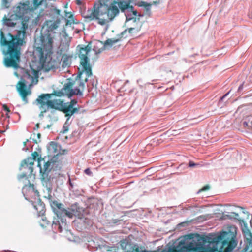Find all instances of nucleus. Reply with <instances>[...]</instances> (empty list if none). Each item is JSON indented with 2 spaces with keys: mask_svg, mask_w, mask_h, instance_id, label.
<instances>
[{
  "mask_svg": "<svg viewBox=\"0 0 252 252\" xmlns=\"http://www.w3.org/2000/svg\"><path fill=\"white\" fill-rule=\"evenodd\" d=\"M22 191L25 196H29L32 194H36L38 193L37 190L34 189V186L33 184L30 183L28 180V184L25 185L22 188Z\"/></svg>",
  "mask_w": 252,
  "mask_h": 252,
  "instance_id": "a211bd4d",
  "label": "nucleus"
},
{
  "mask_svg": "<svg viewBox=\"0 0 252 252\" xmlns=\"http://www.w3.org/2000/svg\"><path fill=\"white\" fill-rule=\"evenodd\" d=\"M16 16L12 15L9 18L4 16L3 19V24L7 27H14L17 25L18 27H22L20 19L16 18Z\"/></svg>",
  "mask_w": 252,
  "mask_h": 252,
  "instance_id": "2eb2a0df",
  "label": "nucleus"
},
{
  "mask_svg": "<svg viewBox=\"0 0 252 252\" xmlns=\"http://www.w3.org/2000/svg\"><path fill=\"white\" fill-rule=\"evenodd\" d=\"M12 0H2V6L4 8H9Z\"/></svg>",
  "mask_w": 252,
  "mask_h": 252,
  "instance_id": "7c9ffc66",
  "label": "nucleus"
},
{
  "mask_svg": "<svg viewBox=\"0 0 252 252\" xmlns=\"http://www.w3.org/2000/svg\"><path fill=\"white\" fill-rule=\"evenodd\" d=\"M227 95V94H225L224 95H223L222 97H221V99H222L224 97H225L226 95Z\"/></svg>",
  "mask_w": 252,
  "mask_h": 252,
  "instance_id": "49530a36",
  "label": "nucleus"
},
{
  "mask_svg": "<svg viewBox=\"0 0 252 252\" xmlns=\"http://www.w3.org/2000/svg\"><path fill=\"white\" fill-rule=\"evenodd\" d=\"M58 145L54 142H51L48 147V151L50 154H52L54 156L58 155Z\"/></svg>",
  "mask_w": 252,
  "mask_h": 252,
  "instance_id": "aec40b11",
  "label": "nucleus"
},
{
  "mask_svg": "<svg viewBox=\"0 0 252 252\" xmlns=\"http://www.w3.org/2000/svg\"><path fill=\"white\" fill-rule=\"evenodd\" d=\"M73 216V214L71 211L65 209L64 212L63 213L62 218L66 216L70 218H72Z\"/></svg>",
  "mask_w": 252,
  "mask_h": 252,
  "instance_id": "c756f323",
  "label": "nucleus"
},
{
  "mask_svg": "<svg viewBox=\"0 0 252 252\" xmlns=\"http://www.w3.org/2000/svg\"><path fill=\"white\" fill-rule=\"evenodd\" d=\"M153 3H154V4H156L157 3V2H153Z\"/></svg>",
  "mask_w": 252,
  "mask_h": 252,
  "instance_id": "3c124183",
  "label": "nucleus"
},
{
  "mask_svg": "<svg viewBox=\"0 0 252 252\" xmlns=\"http://www.w3.org/2000/svg\"><path fill=\"white\" fill-rule=\"evenodd\" d=\"M242 252H249V251H248V252H244V249L242 250Z\"/></svg>",
  "mask_w": 252,
  "mask_h": 252,
  "instance_id": "8fccbe9b",
  "label": "nucleus"
},
{
  "mask_svg": "<svg viewBox=\"0 0 252 252\" xmlns=\"http://www.w3.org/2000/svg\"><path fill=\"white\" fill-rule=\"evenodd\" d=\"M244 124H245V125H247V124L246 122H244Z\"/></svg>",
  "mask_w": 252,
  "mask_h": 252,
  "instance_id": "6e6d98bb",
  "label": "nucleus"
},
{
  "mask_svg": "<svg viewBox=\"0 0 252 252\" xmlns=\"http://www.w3.org/2000/svg\"><path fill=\"white\" fill-rule=\"evenodd\" d=\"M152 5V4L148 3L146 2H141V4H140V6L144 7L146 12L150 13V8Z\"/></svg>",
  "mask_w": 252,
  "mask_h": 252,
  "instance_id": "cd10ccee",
  "label": "nucleus"
},
{
  "mask_svg": "<svg viewBox=\"0 0 252 252\" xmlns=\"http://www.w3.org/2000/svg\"><path fill=\"white\" fill-rule=\"evenodd\" d=\"M40 46L36 47L35 52L39 58V63L43 69L48 71L60 67V61L57 57L53 58V37L49 32L43 34L40 32Z\"/></svg>",
  "mask_w": 252,
  "mask_h": 252,
  "instance_id": "20e7f679",
  "label": "nucleus"
},
{
  "mask_svg": "<svg viewBox=\"0 0 252 252\" xmlns=\"http://www.w3.org/2000/svg\"><path fill=\"white\" fill-rule=\"evenodd\" d=\"M244 124H245V125H247V124L246 122H244Z\"/></svg>",
  "mask_w": 252,
  "mask_h": 252,
  "instance_id": "4d7b16f0",
  "label": "nucleus"
},
{
  "mask_svg": "<svg viewBox=\"0 0 252 252\" xmlns=\"http://www.w3.org/2000/svg\"><path fill=\"white\" fill-rule=\"evenodd\" d=\"M126 32H121L120 34L118 35V38H113L111 39H107L104 43V45L103 47L99 49L98 50H96L95 47H94L93 49L96 53V54H99L102 52L105 49V47H107V46L112 47L115 43L119 41L122 38V36L124 35Z\"/></svg>",
  "mask_w": 252,
  "mask_h": 252,
  "instance_id": "4468645a",
  "label": "nucleus"
},
{
  "mask_svg": "<svg viewBox=\"0 0 252 252\" xmlns=\"http://www.w3.org/2000/svg\"><path fill=\"white\" fill-rule=\"evenodd\" d=\"M62 204L59 203L57 201H53L51 203V206L54 211V212L56 211L61 205Z\"/></svg>",
  "mask_w": 252,
  "mask_h": 252,
  "instance_id": "bb28decb",
  "label": "nucleus"
},
{
  "mask_svg": "<svg viewBox=\"0 0 252 252\" xmlns=\"http://www.w3.org/2000/svg\"><path fill=\"white\" fill-rule=\"evenodd\" d=\"M32 157H28L27 158H31V159H33V163H34V161L37 158V160L38 161V166H40V158H41V157H39L38 153L36 151H34L32 153Z\"/></svg>",
  "mask_w": 252,
  "mask_h": 252,
  "instance_id": "b1692460",
  "label": "nucleus"
},
{
  "mask_svg": "<svg viewBox=\"0 0 252 252\" xmlns=\"http://www.w3.org/2000/svg\"><path fill=\"white\" fill-rule=\"evenodd\" d=\"M60 22L58 19L56 21H47L43 25L42 29L45 32H52L59 27Z\"/></svg>",
  "mask_w": 252,
  "mask_h": 252,
  "instance_id": "f3484780",
  "label": "nucleus"
},
{
  "mask_svg": "<svg viewBox=\"0 0 252 252\" xmlns=\"http://www.w3.org/2000/svg\"><path fill=\"white\" fill-rule=\"evenodd\" d=\"M3 109L7 112H10V110L6 104H3L2 106Z\"/></svg>",
  "mask_w": 252,
  "mask_h": 252,
  "instance_id": "e433bc0d",
  "label": "nucleus"
},
{
  "mask_svg": "<svg viewBox=\"0 0 252 252\" xmlns=\"http://www.w3.org/2000/svg\"><path fill=\"white\" fill-rule=\"evenodd\" d=\"M65 16L66 18L62 20L63 21V22L65 23L66 27L71 26L72 24H77V23L75 22L73 16L70 13L66 12Z\"/></svg>",
  "mask_w": 252,
  "mask_h": 252,
  "instance_id": "6ab92c4d",
  "label": "nucleus"
},
{
  "mask_svg": "<svg viewBox=\"0 0 252 252\" xmlns=\"http://www.w3.org/2000/svg\"><path fill=\"white\" fill-rule=\"evenodd\" d=\"M53 225H58V230L60 232H61L63 230L61 223L59 222V220H55L52 221Z\"/></svg>",
  "mask_w": 252,
  "mask_h": 252,
  "instance_id": "2f4dec72",
  "label": "nucleus"
},
{
  "mask_svg": "<svg viewBox=\"0 0 252 252\" xmlns=\"http://www.w3.org/2000/svg\"><path fill=\"white\" fill-rule=\"evenodd\" d=\"M75 32H81V30H76L75 31Z\"/></svg>",
  "mask_w": 252,
  "mask_h": 252,
  "instance_id": "de8ad7c7",
  "label": "nucleus"
},
{
  "mask_svg": "<svg viewBox=\"0 0 252 252\" xmlns=\"http://www.w3.org/2000/svg\"><path fill=\"white\" fill-rule=\"evenodd\" d=\"M6 117H7V118H9V116L7 114H6Z\"/></svg>",
  "mask_w": 252,
  "mask_h": 252,
  "instance_id": "09e8293b",
  "label": "nucleus"
},
{
  "mask_svg": "<svg viewBox=\"0 0 252 252\" xmlns=\"http://www.w3.org/2000/svg\"><path fill=\"white\" fill-rule=\"evenodd\" d=\"M237 228L234 225H228L226 231L211 233L202 239L205 246L195 252H231L236 247Z\"/></svg>",
  "mask_w": 252,
  "mask_h": 252,
  "instance_id": "f257e3e1",
  "label": "nucleus"
},
{
  "mask_svg": "<svg viewBox=\"0 0 252 252\" xmlns=\"http://www.w3.org/2000/svg\"><path fill=\"white\" fill-rule=\"evenodd\" d=\"M117 5L118 9H120L121 11L125 13L126 20H131L137 15V11L134 10L133 7L130 5L129 3L126 1H121L117 2Z\"/></svg>",
  "mask_w": 252,
  "mask_h": 252,
  "instance_id": "1a4fd4ad",
  "label": "nucleus"
},
{
  "mask_svg": "<svg viewBox=\"0 0 252 252\" xmlns=\"http://www.w3.org/2000/svg\"><path fill=\"white\" fill-rule=\"evenodd\" d=\"M77 101L75 99H72L70 102L67 103V105L73 107V106L77 103Z\"/></svg>",
  "mask_w": 252,
  "mask_h": 252,
  "instance_id": "72a5a7b5",
  "label": "nucleus"
},
{
  "mask_svg": "<svg viewBox=\"0 0 252 252\" xmlns=\"http://www.w3.org/2000/svg\"><path fill=\"white\" fill-rule=\"evenodd\" d=\"M33 159L31 158H27L23 160L21 164L20 170H23L24 173L19 176V179L24 177L27 178V175H31L33 171Z\"/></svg>",
  "mask_w": 252,
  "mask_h": 252,
  "instance_id": "9b49d317",
  "label": "nucleus"
},
{
  "mask_svg": "<svg viewBox=\"0 0 252 252\" xmlns=\"http://www.w3.org/2000/svg\"><path fill=\"white\" fill-rule=\"evenodd\" d=\"M62 59H63V64L67 65L68 63L66 62L68 61L69 57L66 55H63L62 57Z\"/></svg>",
  "mask_w": 252,
  "mask_h": 252,
  "instance_id": "473e14b6",
  "label": "nucleus"
},
{
  "mask_svg": "<svg viewBox=\"0 0 252 252\" xmlns=\"http://www.w3.org/2000/svg\"><path fill=\"white\" fill-rule=\"evenodd\" d=\"M120 245L124 252H140L138 246L131 243L127 240H121Z\"/></svg>",
  "mask_w": 252,
  "mask_h": 252,
  "instance_id": "ddd939ff",
  "label": "nucleus"
},
{
  "mask_svg": "<svg viewBox=\"0 0 252 252\" xmlns=\"http://www.w3.org/2000/svg\"><path fill=\"white\" fill-rule=\"evenodd\" d=\"M84 172L85 174L88 175H91L92 174V172L91 171L89 168H87L85 170Z\"/></svg>",
  "mask_w": 252,
  "mask_h": 252,
  "instance_id": "4c0bfd02",
  "label": "nucleus"
},
{
  "mask_svg": "<svg viewBox=\"0 0 252 252\" xmlns=\"http://www.w3.org/2000/svg\"><path fill=\"white\" fill-rule=\"evenodd\" d=\"M65 30L64 29V30L62 31V32H65Z\"/></svg>",
  "mask_w": 252,
  "mask_h": 252,
  "instance_id": "5fc2aeb1",
  "label": "nucleus"
},
{
  "mask_svg": "<svg viewBox=\"0 0 252 252\" xmlns=\"http://www.w3.org/2000/svg\"><path fill=\"white\" fill-rule=\"evenodd\" d=\"M28 141H29V140L27 139L26 141L23 142V145L24 146H25L26 145V144H27V142H28Z\"/></svg>",
  "mask_w": 252,
  "mask_h": 252,
  "instance_id": "37998d69",
  "label": "nucleus"
},
{
  "mask_svg": "<svg viewBox=\"0 0 252 252\" xmlns=\"http://www.w3.org/2000/svg\"><path fill=\"white\" fill-rule=\"evenodd\" d=\"M203 248V244L192 241L187 245H183L180 249H177V251H179V252H191L200 250Z\"/></svg>",
  "mask_w": 252,
  "mask_h": 252,
  "instance_id": "f8f14e48",
  "label": "nucleus"
},
{
  "mask_svg": "<svg viewBox=\"0 0 252 252\" xmlns=\"http://www.w3.org/2000/svg\"><path fill=\"white\" fill-rule=\"evenodd\" d=\"M199 164L195 163L192 161H189V166L190 167H193L195 166H199Z\"/></svg>",
  "mask_w": 252,
  "mask_h": 252,
  "instance_id": "f704fd0d",
  "label": "nucleus"
},
{
  "mask_svg": "<svg viewBox=\"0 0 252 252\" xmlns=\"http://www.w3.org/2000/svg\"><path fill=\"white\" fill-rule=\"evenodd\" d=\"M23 80L18 82L19 87L17 90L22 100L27 103L28 101L27 96L30 94V91L26 89V84L28 83L27 80H29L30 86L32 85L35 80L36 83L38 81V72L32 68L31 70H27L23 74Z\"/></svg>",
  "mask_w": 252,
  "mask_h": 252,
  "instance_id": "423d86ee",
  "label": "nucleus"
},
{
  "mask_svg": "<svg viewBox=\"0 0 252 252\" xmlns=\"http://www.w3.org/2000/svg\"><path fill=\"white\" fill-rule=\"evenodd\" d=\"M179 251H177L176 248H172L170 249L167 252H179Z\"/></svg>",
  "mask_w": 252,
  "mask_h": 252,
  "instance_id": "ea45409f",
  "label": "nucleus"
},
{
  "mask_svg": "<svg viewBox=\"0 0 252 252\" xmlns=\"http://www.w3.org/2000/svg\"><path fill=\"white\" fill-rule=\"evenodd\" d=\"M77 48L80 63L79 72L75 80L68 82L64 88L67 94L70 96L82 95L88 78L92 75V66L89 58V53L91 51V47L89 45L84 47L78 45Z\"/></svg>",
  "mask_w": 252,
  "mask_h": 252,
  "instance_id": "f03ea898",
  "label": "nucleus"
},
{
  "mask_svg": "<svg viewBox=\"0 0 252 252\" xmlns=\"http://www.w3.org/2000/svg\"><path fill=\"white\" fill-rule=\"evenodd\" d=\"M13 11L15 16L19 18L22 25L21 30H18L17 32H25L28 27L30 19L29 15H31L32 13L30 9V2L27 1L25 3H19L13 8Z\"/></svg>",
  "mask_w": 252,
  "mask_h": 252,
  "instance_id": "0eeeda50",
  "label": "nucleus"
},
{
  "mask_svg": "<svg viewBox=\"0 0 252 252\" xmlns=\"http://www.w3.org/2000/svg\"><path fill=\"white\" fill-rule=\"evenodd\" d=\"M51 165V162L50 161L46 162L44 165L43 168L42 169L40 166H39L40 168V172L43 174L45 173L49 170V167Z\"/></svg>",
  "mask_w": 252,
  "mask_h": 252,
  "instance_id": "a878e982",
  "label": "nucleus"
},
{
  "mask_svg": "<svg viewBox=\"0 0 252 252\" xmlns=\"http://www.w3.org/2000/svg\"><path fill=\"white\" fill-rule=\"evenodd\" d=\"M42 220L45 222L44 224H49L50 223V221L49 220H47V218L45 217H43L42 218Z\"/></svg>",
  "mask_w": 252,
  "mask_h": 252,
  "instance_id": "c9c22d12",
  "label": "nucleus"
},
{
  "mask_svg": "<svg viewBox=\"0 0 252 252\" xmlns=\"http://www.w3.org/2000/svg\"><path fill=\"white\" fill-rule=\"evenodd\" d=\"M210 187L209 185H206L204 186L200 190V191H206L209 189Z\"/></svg>",
  "mask_w": 252,
  "mask_h": 252,
  "instance_id": "58836bf2",
  "label": "nucleus"
},
{
  "mask_svg": "<svg viewBox=\"0 0 252 252\" xmlns=\"http://www.w3.org/2000/svg\"><path fill=\"white\" fill-rule=\"evenodd\" d=\"M119 13L118 5L117 2H113L109 6L102 3L95 4L94 10L90 15H84L85 18L88 20H92L94 18L98 19L99 17L105 16L110 20H113Z\"/></svg>",
  "mask_w": 252,
  "mask_h": 252,
  "instance_id": "39448f33",
  "label": "nucleus"
},
{
  "mask_svg": "<svg viewBox=\"0 0 252 252\" xmlns=\"http://www.w3.org/2000/svg\"><path fill=\"white\" fill-rule=\"evenodd\" d=\"M43 1L39 0H32V4H30V9L32 13L36 10L42 3Z\"/></svg>",
  "mask_w": 252,
  "mask_h": 252,
  "instance_id": "4be33fe9",
  "label": "nucleus"
},
{
  "mask_svg": "<svg viewBox=\"0 0 252 252\" xmlns=\"http://www.w3.org/2000/svg\"><path fill=\"white\" fill-rule=\"evenodd\" d=\"M99 23H100V24L101 25H103V24H105V21L102 20V21H100V22H99Z\"/></svg>",
  "mask_w": 252,
  "mask_h": 252,
  "instance_id": "c03bdc74",
  "label": "nucleus"
},
{
  "mask_svg": "<svg viewBox=\"0 0 252 252\" xmlns=\"http://www.w3.org/2000/svg\"><path fill=\"white\" fill-rule=\"evenodd\" d=\"M105 30H107V27L105 28Z\"/></svg>",
  "mask_w": 252,
  "mask_h": 252,
  "instance_id": "864d4df0",
  "label": "nucleus"
},
{
  "mask_svg": "<svg viewBox=\"0 0 252 252\" xmlns=\"http://www.w3.org/2000/svg\"><path fill=\"white\" fill-rule=\"evenodd\" d=\"M37 137H38V138L39 139H40V137H41V134H40V133H38V134H37Z\"/></svg>",
  "mask_w": 252,
  "mask_h": 252,
  "instance_id": "a18cd8bd",
  "label": "nucleus"
},
{
  "mask_svg": "<svg viewBox=\"0 0 252 252\" xmlns=\"http://www.w3.org/2000/svg\"><path fill=\"white\" fill-rule=\"evenodd\" d=\"M63 205L62 204L61 205V206H60V207H59V208H58L54 212L57 215V216L58 217V218L60 219L62 224H64L65 225L66 223H65V221H64V219L62 218V216H63V213L64 212V210H65V209H64L63 207Z\"/></svg>",
  "mask_w": 252,
  "mask_h": 252,
  "instance_id": "412c9836",
  "label": "nucleus"
},
{
  "mask_svg": "<svg viewBox=\"0 0 252 252\" xmlns=\"http://www.w3.org/2000/svg\"><path fill=\"white\" fill-rule=\"evenodd\" d=\"M21 33L24 35L26 32H17L12 35L10 32H0V44L6 46V50L3 51L4 55V65L6 67L18 69L21 61V50L24 40L21 38Z\"/></svg>",
  "mask_w": 252,
  "mask_h": 252,
  "instance_id": "7ed1b4c3",
  "label": "nucleus"
},
{
  "mask_svg": "<svg viewBox=\"0 0 252 252\" xmlns=\"http://www.w3.org/2000/svg\"><path fill=\"white\" fill-rule=\"evenodd\" d=\"M63 133H65L68 131V129L66 127H65L64 126L63 127Z\"/></svg>",
  "mask_w": 252,
  "mask_h": 252,
  "instance_id": "79ce46f5",
  "label": "nucleus"
},
{
  "mask_svg": "<svg viewBox=\"0 0 252 252\" xmlns=\"http://www.w3.org/2000/svg\"><path fill=\"white\" fill-rule=\"evenodd\" d=\"M242 87V85L240 86L239 87V90H240L241 89V88Z\"/></svg>",
  "mask_w": 252,
  "mask_h": 252,
  "instance_id": "603ef678",
  "label": "nucleus"
},
{
  "mask_svg": "<svg viewBox=\"0 0 252 252\" xmlns=\"http://www.w3.org/2000/svg\"><path fill=\"white\" fill-rule=\"evenodd\" d=\"M227 216L230 219H237L239 220H240V219L239 218V216L238 213L235 212H231L229 214L227 215Z\"/></svg>",
  "mask_w": 252,
  "mask_h": 252,
  "instance_id": "c85d7f7f",
  "label": "nucleus"
},
{
  "mask_svg": "<svg viewBox=\"0 0 252 252\" xmlns=\"http://www.w3.org/2000/svg\"><path fill=\"white\" fill-rule=\"evenodd\" d=\"M34 208L36 210L39 216H43L44 215L45 212V208L44 205L42 204L38 203L34 206Z\"/></svg>",
  "mask_w": 252,
  "mask_h": 252,
  "instance_id": "5701e85b",
  "label": "nucleus"
},
{
  "mask_svg": "<svg viewBox=\"0 0 252 252\" xmlns=\"http://www.w3.org/2000/svg\"><path fill=\"white\" fill-rule=\"evenodd\" d=\"M39 127V124L38 123L36 124L35 127L34 128V130H37Z\"/></svg>",
  "mask_w": 252,
  "mask_h": 252,
  "instance_id": "a19ab883",
  "label": "nucleus"
},
{
  "mask_svg": "<svg viewBox=\"0 0 252 252\" xmlns=\"http://www.w3.org/2000/svg\"><path fill=\"white\" fill-rule=\"evenodd\" d=\"M54 109L60 110L65 114L66 117H70L75 112L78 111L77 108L71 107L67 105V103H64L63 100L58 99L56 103V106Z\"/></svg>",
  "mask_w": 252,
  "mask_h": 252,
  "instance_id": "9d476101",
  "label": "nucleus"
},
{
  "mask_svg": "<svg viewBox=\"0 0 252 252\" xmlns=\"http://www.w3.org/2000/svg\"><path fill=\"white\" fill-rule=\"evenodd\" d=\"M243 231L245 239L244 252H252V234L248 229L243 230Z\"/></svg>",
  "mask_w": 252,
  "mask_h": 252,
  "instance_id": "dca6fc26",
  "label": "nucleus"
},
{
  "mask_svg": "<svg viewBox=\"0 0 252 252\" xmlns=\"http://www.w3.org/2000/svg\"><path fill=\"white\" fill-rule=\"evenodd\" d=\"M68 83L65 84L64 85L63 88L62 89V91H63L64 92H63L62 91H54L53 93H52L51 94H53V95H55L57 96H62L64 95V94H65L67 96H68L69 97H71L72 95L70 96L68 94H67L65 92V91L64 89V88L65 86Z\"/></svg>",
  "mask_w": 252,
  "mask_h": 252,
  "instance_id": "393cba45",
  "label": "nucleus"
},
{
  "mask_svg": "<svg viewBox=\"0 0 252 252\" xmlns=\"http://www.w3.org/2000/svg\"><path fill=\"white\" fill-rule=\"evenodd\" d=\"M53 94H42L38 96L36 101L41 111L40 115L47 112L49 108L55 109L58 99H52Z\"/></svg>",
  "mask_w": 252,
  "mask_h": 252,
  "instance_id": "6e6552de",
  "label": "nucleus"
}]
</instances>
